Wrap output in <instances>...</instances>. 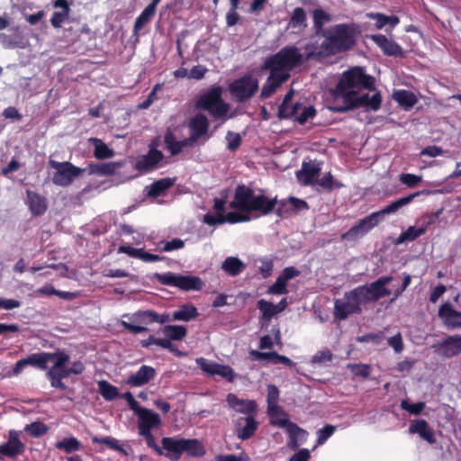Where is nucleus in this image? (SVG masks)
I'll return each mask as SVG.
<instances>
[{
  "mask_svg": "<svg viewBox=\"0 0 461 461\" xmlns=\"http://www.w3.org/2000/svg\"><path fill=\"white\" fill-rule=\"evenodd\" d=\"M276 203V197L268 198L263 194H255L254 190L246 185H239L235 190L233 200L229 206L239 212H230L225 213L226 201L223 198H214L213 210L203 215V222L209 226H217L228 223L246 222L252 218L250 212H258L256 217L267 215L274 211Z\"/></svg>",
  "mask_w": 461,
  "mask_h": 461,
  "instance_id": "nucleus-1",
  "label": "nucleus"
},
{
  "mask_svg": "<svg viewBox=\"0 0 461 461\" xmlns=\"http://www.w3.org/2000/svg\"><path fill=\"white\" fill-rule=\"evenodd\" d=\"M360 32L354 23H339L325 29L321 35L310 38V48L313 50L310 55H315L316 59L351 50L357 43Z\"/></svg>",
  "mask_w": 461,
  "mask_h": 461,
  "instance_id": "nucleus-2",
  "label": "nucleus"
},
{
  "mask_svg": "<svg viewBox=\"0 0 461 461\" xmlns=\"http://www.w3.org/2000/svg\"><path fill=\"white\" fill-rule=\"evenodd\" d=\"M27 366H31L40 370H46L48 363L52 361V366L46 372V377L50 381L51 387L67 389L63 379L71 375H80L85 370V366L81 361H74L69 364L70 356L64 350L58 349L54 352L32 353L24 358Z\"/></svg>",
  "mask_w": 461,
  "mask_h": 461,
  "instance_id": "nucleus-3",
  "label": "nucleus"
},
{
  "mask_svg": "<svg viewBox=\"0 0 461 461\" xmlns=\"http://www.w3.org/2000/svg\"><path fill=\"white\" fill-rule=\"evenodd\" d=\"M375 77L367 75L361 67L344 71L334 90L333 104H345L359 92L374 91Z\"/></svg>",
  "mask_w": 461,
  "mask_h": 461,
  "instance_id": "nucleus-4",
  "label": "nucleus"
},
{
  "mask_svg": "<svg viewBox=\"0 0 461 461\" xmlns=\"http://www.w3.org/2000/svg\"><path fill=\"white\" fill-rule=\"evenodd\" d=\"M303 52L294 45L282 48L277 53L272 55L264 62V68L273 69L280 75L290 77V71L305 61L316 59L315 55H310L313 51L310 48V41L303 46Z\"/></svg>",
  "mask_w": 461,
  "mask_h": 461,
  "instance_id": "nucleus-5",
  "label": "nucleus"
},
{
  "mask_svg": "<svg viewBox=\"0 0 461 461\" xmlns=\"http://www.w3.org/2000/svg\"><path fill=\"white\" fill-rule=\"evenodd\" d=\"M120 325L131 334H140L147 332V325L152 323L165 324L171 321L169 313H158L153 310L138 311L133 313H125L122 315Z\"/></svg>",
  "mask_w": 461,
  "mask_h": 461,
  "instance_id": "nucleus-6",
  "label": "nucleus"
},
{
  "mask_svg": "<svg viewBox=\"0 0 461 461\" xmlns=\"http://www.w3.org/2000/svg\"><path fill=\"white\" fill-rule=\"evenodd\" d=\"M382 104V95L375 87L374 91H363L352 97L347 104H333L330 109L333 112L345 113L363 107L366 110L378 111Z\"/></svg>",
  "mask_w": 461,
  "mask_h": 461,
  "instance_id": "nucleus-7",
  "label": "nucleus"
},
{
  "mask_svg": "<svg viewBox=\"0 0 461 461\" xmlns=\"http://www.w3.org/2000/svg\"><path fill=\"white\" fill-rule=\"evenodd\" d=\"M221 86H213L203 94L197 101V107L207 111L214 119L224 118L230 105L222 98Z\"/></svg>",
  "mask_w": 461,
  "mask_h": 461,
  "instance_id": "nucleus-8",
  "label": "nucleus"
},
{
  "mask_svg": "<svg viewBox=\"0 0 461 461\" xmlns=\"http://www.w3.org/2000/svg\"><path fill=\"white\" fill-rule=\"evenodd\" d=\"M365 301L357 287L344 294L342 298L334 302V318L339 321L346 320L351 314L360 313Z\"/></svg>",
  "mask_w": 461,
  "mask_h": 461,
  "instance_id": "nucleus-9",
  "label": "nucleus"
},
{
  "mask_svg": "<svg viewBox=\"0 0 461 461\" xmlns=\"http://www.w3.org/2000/svg\"><path fill=\"white\" fill-rule=\"evenodd\" d=\"M155 278L161 285L177 287L185 291H199L203 285V281L198 276L177 275L172 272L157 273Z\"/></svg>",
  "mask_w": 461,
  "mask_h": 461,
  "instance_id": "nucleus-10",
  "label": "nucleus"
},
{
  "mask_svg": "<svg viewBox=\"0 0 461 461\" xmlns=\"http://www.w3.org/2000/svg\"><path fill=\"white\" fill-rule=\"evenodd\" d=\"M258 89V80L250 74L235 79L229 86V90L238 102L250 99Z\"/></svg>",
  "mask_w": 461,
  "mask_h": 461,
  "instance_id": "nucleus-11",
  "label": "nucleus"
},
{
  "mask_svg": "<svg viewBox=\"0 0 461 461\" xmlns=\"http://www.w3.org/2000/svg\"><path fill=\"white\" fill-rule=\"evenodd\" d=\"M49 164L50 167L54 168L56 172L52 176V182L56 185L68 186L76 177H77L84 169L77 167L70 162H59L50 159Z\"/></svg>",
  "mask_w": 461,
  "mask_h": 461,
  "instance_id": "nucleus-12",
  "label": "nucleus"
},
{
  "mask_svg": "<svg viewBox=\"0 0 461 461\" xmlns=\"http://www.w3.org/2000/svg\"><path fill=\"white\" fill-rule=\"evenodd\" d=\"M393 280L392 276H381L369 285L357 286L365 303L376 302L384 296L392 294L386 285Z\"/></svg>",
  "mask_w": 461,
  "mask_h": 461,
  "instance_id": "nucleus-13",
  "label": "nucleus"
},
{
  "mask_svg": "<svg viewBox=\"0 0 461 461\" xmlns=\"http://www.w3.org/2000/svg\"><path fill=\"white\" fill-rule=\"evenodd\" d=\"M381 219L376 212L366 216L359 220V221L352 226L347 232L342 234V239L345 240L353 241L367 233L370 230L375 227Z\"/></svg>",
  "mask_w": 461,
  "mask_h": 461,
  "instance_id": "nucleus-14",
  "label": "nucleus"
},
{
  "mask_svg": "<svg viewBox=\"0 0 461 461\" xmlns=\"http://www.w3.org/2000/svg\"><path fill=\"white\" fill-rule=\"evenodd\" d=\"M316 110L312 105H305L301 103H294L286 109L285 113H278L280 119H293L300 124L305 123L309 119L313 118Z\"/></svg>",
  "mask_w": 461,
  "mask_h": 461,
  "instance_id": "nucleus-15",
  "label": "nucleus"
},
{
  "mask_svg": "<svg viewBox=\"0 0 461 461\" xmlns=\"http://www.w3.org/2000/svg\"><path fill=\"white\" fill-rule=\"evenodd\" d=\"M277 427L285 429L289 440L287 446L289 448L295 450L301 444L307 440L308 433L303 429L300 428L295 423L284 420H277L276 421Z\"/></svg>",
  "mask_w": 461,
  "mask_h": 461,
  "instance_id": "nucleus-16",
  "label": "nucleus"
},
{
  "mask_svg": "<svg viewBox=\"0 0 461 461\" xmlns=\"http://www.w3.org/2000/svg\"><path fill=\"white\" fill-rule=\"evenodd\" d=\"M434 353L442 357H452L461 353V335H451L432 345Z\"/></svg>",
  "mask_w": 461,
  "mask_h": 461,
  "instance_id": "nucleus-17",
  "label": "nucleus"
},
{
  "mask_svg": "<svg viewBox=\"0 0 461 461\" xmlns=\"http://www.w3.org/2000/svg\"><path fill=\"white\" fill-rule=\"evenodd\" d=\"M21 433V431L15 429L9 430L7 441L0 445L1 455L10 458H15L24 452L25 444L20 439Z\"/></svg>",
  "mask_w": 461,
  "mask_h": 461,
  "instance_id": "nucleus-18",
  "label": "nucleus"
},
{
  "mask_svg": "<svg viewBox=\"0 0 461 461\" xmlns=\"http://www.w3.org/2000/svg\"><path fill=\"white\" fill-rule=\"evenodd\" d=\"M209 126V120L203 113H197L190 120L188 123L190 134L187 138L193 146L203 137L208 135Z\"/></svg>",
  "mask_w": 461,
  "mask_h": 461,
  "instance_id": "nucleus-19",
  "label": "nucleus"
},
{
  "mask_svg": "<svg viewBox=\"0 0 461 461\" xmlns=\"http://www.w3.org/2000/svg\"><path fill=\"white\" fill-rule=\"evenodd\" d=\"M276 208V213L284 217L287 214L297 213L302 211H305L309 209L307 203L304 200L298 199L296 197L291 196L288 199L277 201L275 206ZM276 207H274L275 209Z\"/></svg>",
  "mask_w": 461,
  "mask_h": 461,
  "instance_id": "nucleus-20",
  "label": "nucleus"
},
{
  "mask_svg": "<svg viewBox=\"0 0 461 461\" xmlns=\"http://www.w3.org/2000/svg\"><path fill=\"white\" fill-rule=\"evenodd\" d=\"M320 172L321 165L317 161L303 162L296 176L303 185H312L316 183Z\"/></svg>",
  "mask_w": 461,
  "mask_h": 461,
  "instance_id": "nucleus-21",
  "label": "nucleus"
},
{
  "mask_svg": "<svg viewBox=\"0 0 461 461\" xmlns=\"http://www.w3.org/2000/svg\"><path fill=\"white\" fill-rule=\"evenodd\" d=\"M164 155L157 149L150 148L149 152L139 157L135 163V168L140 172H148L157 167L163 159Z\"/></svg>",
  "mask_w": 461,
  "mask_h": 461,
  "instance_id": "nucleus-22",
  "label": "nucleus"
},
{
  "mask_svg": "<svg viewBox=\"0 0 461 461\" xmlns=\"http://www.w3.org/2000/svg\"><path fill=\"white\" fill-rule=\"evenodd\" d=\"M155 376V368L150 366L143 365L137 372L131 374L125 383L132 387H141L153 380Z\"/></svg>",
  "mask_w": 461,
  "mask_h": 461,
  "instance_id": "nucleus-23",
  "label": "nucleus"
},
{
  "mask_svg": "<svg viewBox=\"0 0 461 461\" xmlns=\"http://www.w3.org/2000/svg\"><path fill=\"white\" fill-rule=\"evenodd\" d=\"M438 317L450 329L461 327V312L455 310L450 303H444L438 309Z\"/></svg>",
  "mask_w": 461,
  "mask_h": 461,
  "instance_id": "nucleus-24",
  "label": "nucleus"
},
{
  "mask_svg": "<svg viewBox=\"0 0 461 461\" xmlns=\"http://www.w3.org/2000/svg\"><path fill=\"white\" fill-rule=\"evenodd\" d=\"M182 440L179 437H164L161 439L162 452L172 461L178 460L182 456Z\"/></svg>",
  "mask_w": 461,
  "mask_h": 461,
  "instance_id": "nucleus-25",
  "label": "nucleus"
},
{
  "mask_svg": "<svg viewBox=\"0 0 461 461\" xmlns=\"http://www.w3.org/2000/svg\"><path fill=\"white\" fill-rule=\"evenodd\" d=\"M258 422L254 416L248 415L247 417H240L237 420V437L242 440L251 438L258 429Z\"/></svg>",
  "mask_w": 461,
  "mask_h": 461,
  "instance_id": "nucleus-26",
  "label": "nucleus"
},
{
  "mask_svg": "<svg viewBox=\"0 0 461 461\" xmlns=\"http://www.w3.org/2000/svg\"><path fill=\"white\" fill-rule=\"evenodd\" d=\"M371 39L384 51L385 55L402 57L403 51L402 47L391 39L382 34L372 35Z\"/></svg>",
  "mask_w": 461,
  "mask_h": 461,
  "instance_id": "nucleus-27",
  "label": "nucleus"
},
{
  "mask_svg": "<svg viewBox=\"0 0 461 461\" xmlns=\"http://www.w3.org/2000/svg\"><path fill=\"white\" fill-rule=\"evenodd\" d=\"M71 5L72 1L69 2L68 0L54 1L53 7L60 9V11L54 12L50 18V23L54 28H60L62 24L68 19Z\"/></svg>",
  "mask_w": 461,
  "mask_h": 461,
  "instance_id": "nucleus-28",
  "label": "nucleus"
},
{
  "mask_svg": "<svg viewBox=\"0 0 461 461\" xmlns=\"http://www.w3.org/2000/svg\"><path fill=\"white\" fill-rule=\"evenodd\" d=\"M421 194H429V192L423 190V191H417L415 193L410 194L404 197H401V198L397 199L396 201H393V203H391L390 204H388L387 206H385L384 208H383L382 210H380L376 212L378 213V216L382 220L385 214L396 212L403 206H406L409 203H411L414 200V198L420 195Z\"/></svg>",
  "mask_w": 461,
  "mask_h": 461,
  "instance_id": "nucleus-29",
  "label": "nucleus"
},
{
  "mask_svg": "<svg viewBox=\"0 0 461 461\" xmlns=\"http://www.w3.org/2000/svg\"><path fill=\"white\" fill-rule=\"evenodd\" d=\"M166 149L172 156H176L183 151L185 148H191L193 144L188 138L178 140L171 131H167L164 136Z\"/></svg>",
  "mask_w": 461,
  "mask_h": 461,
  "instance_id": "nucleus-30",
  "label": "nucleus"
},
{
  "mask_svg": "<svg viewBox=\"0 0 461 461\" xmlns=\"http://www.w3.org/2000/svg\"><path fill=\"white\" fill-rule=\"evenodd\" d=\"M269 70L270 74L265 82L260 93V97L262 99H266L271 96L276 91V89L288 79L285 77V76L280 75L273 69Z\"/></svg>",
  "mask_w": 461,
  "mask_h": 461,
  "instance_id": "nucleus-31",
  "label": "nucleus"
},
{
  "mask_svg": "<svg viewBox=\"0 0 461 461\" xmlns=\"http://www.w3.org/2000/svg\"><path fill=\"white\" fill-rule=\"evenodd\" d=\"M226 401L229 407L236 411L248 415L256 411V403L254 401L239 399L233 393H229Z\"/></svg>",
  "mask_w": 461,
  "mask_h": 461,
  "instance_id": "nucleus-32",
  "label": "nucleus"
},
{
  "mask_svg": "<svg viewBox=\"0 0 461 461\" xmlns=\"http://www.w3.org/2000/svg\"><path fill=\"white\" fill-rule=\"evenodd\" d=\"M409 432L411 434H419L421 438L430 444L436 441L433 430L425 420H418L412 422L409 427Z\"/></svg>",
  "mask_w": 461,
  "mask_h": 461,
  "instance_id": "nucleus-33",
  "label": "nucleus"
},
{
  "mask_svg": "<svg viewBox=\"0 0 461 461\" xmlns=\"http://www.w3.org/2000/svg\"><path fill=\"white\" fill-rule=\"evenodd\" d=\"M221 267L228 276H237L246 269V264L238 257H227Z\"/></svg>",
  "mask_w": 461,
  "mask_h": 461,
  "instance_id": "nucleus-34",
  "label": "nucleus"
},
{
  "mask_svg": "<svg viewBox=\"0 0 461 461\" xmlns=\"http://www.w3.org/2000/svg\"><path fill=\"white\" fill-rule=\"evenodd\" d=\"M27 203L30 211L34 215H41L47 210L46 199L39 194L27 190Z\"/></svg>",
  "mask_w": 461,
  "mask_h": 461,
  "instance_id": "nucleus-35",
  "label": "nucleus"
},
{
  "mask_svg": "<svg viewBox=\"0 0 461 461\" xmlns=\"http://www.w3.org/2000/svg\"><path fill=\"white\" fill-rule=\"evenodd\" d=\"M193 457H200L205 454V448L202 441L197 438H184L182 440V454Z\"/></svg>",
  "mask_w": 461,
  "mask_h": 461,
  "instance_id": "nucleus-36",
  "label": "nucleus"
},
{
  "mask_svg": "<svg viewBox=\"0 0 461 461\" xmlns=\"http://www.w3.org/2000/svg\"><path fill=\"white\" fill-rule=\"evenodd\" d=\"M393 99L406 111L412 108L418 102L415 94L405 89L395 90L393 94Z\"/></svg>",
  "mask_w": 461,
  "mask_h": 461,
  "instance_id": "nucleus-37",
  "label": "nucleus"
},
{
  "mask_svg": "<svg viewBox=\"0 0 461 461\" xmlns=\"http://www.w3.org/2000/svg\"><path fill=\"white\" fill-rule=\"evenodd\" d=\"M433 223V220L429 221L420 228L410 226L405 231H402L396 240V244H402L406 241H413L420 236L426 233L428 227Z\"/></svg>",
  "mask_w": 461,
  "mask_h": 461,
  "instance_id": "nucleus-38",
  "label": "nucleus"
},
{
  "mask_svg": "<svg viewBox=\"0 0 461 461\" xmlns=\"http://www.w3.org/2000/svg\"><path fill=\"white\" fill-rule=\"evenodd\" d=\"M279 389L275 384H269L267 386V414L276 416L282 414V407L278 405L279 400Z\"/></svg>",
  "mask_w": 461,
  "mask_h": 461,
  "instance_id": "nucleus-39",
  "label": "nucleus"
},
{
  "mask_svg": "<svg viewBox=\"0 0 461 461\" xmlns=\"http://www.w3.org/2000/svg\"><path fill=\"white\" fill-rule=\"evenodd\" d=\"M139 419V425L152 429L159 428L161 425V419L159 415L153 411L144 408L137 414Z\"/></svg>",
  "mask_w": 461,
  "mask_h": 461,
  "instance_id": "nucleus-40",
  "label": "nucleus"
},
{
  "mask_svg": "<svg viewBox=\"0 0 461 461\" xmlns=\"http://www.w3.org/2000/svg\"><path fill=\"white\" fill-rule=\"evenodd\" d=\"M198 316L197 309L192 304H184L170 316L171 321H189Z\"/></svg>",
  "mask_w": 461,
  "mask_h": 461,
  "instance_id": "nucleus-41",
  "label": "nucleus"
},
{
  "mask_svg": "<svg viewBox=\"0 0 461 461\" xmlns=\"http://www.w3.org/2000/svg\"><path fill=\"white\" fill-rule=\"evenodd\" d=\"M162 333L170 340H182L187 334V330L182 325H165Z\"/></svg>",
  "mask_w": 461,
  "mask_h": 461,
  "instance_id": "nucleus-42",
  "label": "nucleus"
},
{
  "mask_svg": "<svg viewBox=\"0 0 461 461\" xmlns=\"http://www.w3.org/2000/svg\"><path fill=\"white\" fill-rule=\"evenodd\" d=\"M89 141L94 144V155L98 159L110 158L113 156V151L100 139L90 138Z\"/></svg>",
  "mask_w": 461,
  "mask_h": 461,
  "instance_id": "nucleus-43",
  "label": "nucleus"
},
{
  "mask_svg": "<svg viewBox=\"0 0 461 461\" xmlns=\"http://www.w3.org/2000/svg\"><path fill=\"white\" fill-rule=\"evenodd\" d=\"M173 185V180L170 178H163L158 180L149 186L148 195L150 197H158L163 194Z\"/></svg>",
  "mask_w": 461,
  "mask_h": 461,
  "instance_id": "nucleus-44",
  "label": "nucleus"
},
{
  "mask_svg": "<svg viewBox=\"0 0 461 461\" xmlns=\"http://www.w3.org/2000/svg\"><path fill=\"white\" fill-rule=\"evenodd\" d=\"M156 10L153 5H147L140 14L136 18L134 23V32H138L142 27L147 24L150 19L154 16Z\"/></svg>",
  "mask_w": 461,
  "mask_h": 461,
  "instance_id": "nucleus-45",
  "label": "nucleus"
},
{
  "mask_svg": "<svg viewBox=\"0 0 461 461\" xmlns=\"http://www.w3.org/2000/svg\"><path fill=\"white\" fill-rule=\"evenodd\" d=\"M288 24L292 28L306 27V13L303 8L296 7L294 9Z\"/></svg>",
  "mask_w": 461,
  "mask_h": 461,
  "instance_id": "nucleus-46",
  "label": "nucleus"
},
{
  "mask_svg": "<svg viewBox=\"0 0 461 461\" xmlns=\"http://www.w3.org/2000/svg\"><path fill=\"white\" fill-rule=\"evenodd\" d=\"M99 392L106 401H113L119 397L117 387L107 381L102 380L98 383Z\"/></svg>",
  "mask_w": 461,
  "mask_h": 461,
  "instance_id": "nucleus-47",
  "label": "nucleus"
},
{
  "mask_svg": "<svg viewBox=\"0 0 461 461\" xmlns=\"http://www.w3.org/2000/svg\"><path fill=\"white\" fill-rule=\"evenodd\" d=\"M92 441L95 444H103L113 450H116L118 452L123 453L124 455H127V452L121 446L119 440L113 437H104V438L94 437L92 438Z\"/></svg>",
  "mask_w": 461,
  "mask_h": 461,
  "instance_id": "nucleus-48",
  "label": "nucleus"
},
{
  "mask_svg": "<svg viewBox=\"0 0 461 461\" xmlns=\"http://www.w3.org/2000/svg\"><path fill=\"white\" fill-rule=\"evenodd\" d=\"M56 447L63 449L66 453H72L81 448V443L74 437L65 438L61 441L57 442Z\"/></svg>",
  "mask_w": 461,
  "mask_h": 461,
  "instance_id": "nucleus-49",
  "label": "nucleus"
},
{
  "mask_svg": "<svg viewBox=\"0 0 461 461\" xmlns=\"http://www.w3.org/2000/svg\"><path fill=\"white\" fill-rule=\"evenodd\" d=\"M315 184L320 185L321 188L329 191H331L333 189H339L344 186L343 184H341L340 182L334 180L333 176L330 172L325 174L321 179L317 178Z\"/></svg>",
  "mask_w": 461,
  "mask_h": 461,
  "instance_id": "nucleus-50",
  "label": "nucleus"
},
{
  "mask_svg": "<svg viewBox=\"0 0 461 461\" xmlns=\"http://www.w3.org/2000/svg\"><path fill=\"white\" fill-rule=\"evenodd\" d=\"M49 428L47 425L41 421H35L31 424H27L24 427V431L34 438H40L48 432Z\"/></svg>",
  "mask_w": 461,
  "mask_h": 461,
  "instance_id": "nucleus-51",
  "label": "nucleus"
},
{
  "mask_svg": "<svg viewBox=\"0 0 461 461\" xmlns=\"http://www.w3.org/2000/svg\"><path fill=\"white\" fill-rule=\"evenodd\" d=\"M258 308L261 312L262 317L267 321H269L276 314H277L275 304L264 299H260L258 302Z\"/></svg>",
  "mask_w": 461,
  "mask_h": 461,
  "instance_id": "nucleus-52",
  "label": "nucleus"
},
{
  "mask_svg": "<svg viewBox=\"0 0 461 461\" xmlns=\"http://www.w3.org/2000/svg\"><path fill=\"white\" fill-rule=\"evenodd\" d=\"M328 21L329 16L323 10L316 9L313 12V27L315 29L314 35H321V33L324 31L322 30L323 24Z\"/></svg>",
  "mask_w": 461,
  "mask_h": 461,
  "instance_id": "nucleus-53",
  "label": "nucleus"
},
{
  "mask_svg": "<svg viewBox=\"0 0 461 461\" xmlns=\"http://www.w3.org/2000/svg\"><path fill=\"white\" fill-rule=\"evenodd\" d=\"M185 241L179 238H175L169 241H161L159 243V250L162 252H170L183 249Z\"/></svg>",
  "mask_w": 461,
  "mask_h": 461,
  "instance_id": "nucleus-54",
  "label": "nucleus"
},
{
  "mask_svg": "<svg viewBox=\"0 0 461 461\" xmlns=\"http://www.w3.org/2000/svg\"><path fill=\"white\" fill-rule=\"evenodd\" d=\"M267 293L276 295L285 294L288 293L287 283L278 276L276 282L268 287Z\"/></svg>",
  "mask_w": 461,
  "mask_h": 461,
  "instance_id": "nucleus-55",
  "label": "nucleus"
},
{
  "mask_svg": "<svg viewBox=\"0 0 461 461\" xmlns=\"http://www.w3.org/2000/svg\"><path fill=\"white\" fill-rule=\"evenodd\" d=\"M399 181L408 187H415L422 181V176L410 173H402L399 176Z\"/></svg>",
  "mask_w": 461,
  "mask_h": 461,
  "instance_id": "nucleus-56",
  "label": "nucleus"
},
{
  "mask_svg": "<svg viewBox=\"0 0 461 461\" xmlns=\"http://www.w3.org/2000/svg\"><path fill=\"white\" fill-rule=\"evenodd\" d=\"M333 354L332 352L326 348L323 350L318 351L312 357V364L323 365L332 360Z\"/></svg>",
  "mask_w": 461,
  "mask_h": 461,
  "instance_id": "nucleus-57",
  "label": "nucleus"
},
{
  "mask_svg": "<svg viewBox=\"0 0 461 461\" xmlns=\"http://www.w3.org/2000/svg\"><path fill=\"white\" fill-rule=\"evenodd\" d=\"M227 148L230 151H235L241 144V137L239 133L229 131L226 134Z\"/></svg>",
  "mask_w": 461,
  "mask_h": 461,
  "instance_id": "nucleus-58",
  "label": "nucleus"
},
{
  "mask_svg": "<svg viewBox=\"0 0 461 461\" xmlns=\"http://www.w3.org/2000/svg\"><path fill=\"white\" fill-rule=\"evenodd\" d=\"M258 262L260 263V265L258 266V271H259L260 275L262 276V277L263 278L269 277L272 274L273 267H274L273 260L264 258H260L258 260Z\"/></svg>",
  "mask_w": 461,
  "mask_h": 461,
  "instance_id": "nucleus-59",
  "label": "nucleus"
},
{
  "mask_svg": "<svg viewBox=\"0 0 461 461\" xmlns=\"http://www.w3.org/2000/svg\"><path fill=\"white\" fill-rule=\"evenodd\" d=\"M336 430V427L332 425H326L317 431L318 438L317 445L324 444L327 439L333 435Z\"/></svg>",
  "mask_w": 461,
  "mask_h": 461,
  "instance_id": "nucleus-60",
  "label": "nucleus"
},
{
  "mask_svg": "<svg viewBox=\"0 0 461 461\" xmlns=\"http://www.w3.org/2000/svg\"><path fill=\"white\" fill-rule=\"evenodd\" d=\"M195 361L197 366L203 370V373L210 375H213L214 370L218 363L213 362L212 360H208L203 357L196 358Z\"/></svg>",
  "mask_w": 461,
  "mask_h": 461,
  "instance_id": "nucleus-61",
  "label": "nucleus"
},
{
  "mask_svg": "<svg viewBox=\"0 0 461 461\" xmlns=\"http://www.w3.org/2000/svg\"><path fill=\"white\" fill-rule=\"evenodd\" d=\"M216 375L227 379L230 382L233 381L235 377L233 369L230 366L220 364H217V366L214 370L213 375Z\"/></svg>",
  "mask_w": 461,
  "mask_h": 461,
  "instance_id": "nucleus-62",
  "label": "nucleus"
},
{
  "mask_svg": "<svg viewBox=\"0 0 461 461\" xmlns=\"http://www.w3.org/2000/svg\"><path fill=\"white\" fill-rule=\"evenodd\" d=\"M401 407L402 410L407 411L411 414L418 415L424 410L425 403L422 402L410 403L407 401L403 400L401 402Z\"/></svg>",
  "mask_w": 461,
  "mask_h": 461,
  "instance_id": "nucleus-63",
  "label": "nucleus"
},
{
  "mask_svg": "<svg viewBox=\"0 0 461 461\" xmlns=\"http://www.w3.org/2000/svg\"><path fill=\"white\" fill-rule=\"evenodd\" d=\"M112 172V167L109 164H90L88 166L89 174L107 175Z\"/></svg>",
  "mask_w": 461,
  "mask_h": 461,
  "instance_id": "nucleus-64",
  "label": "nucleus"
}]
</instances>
